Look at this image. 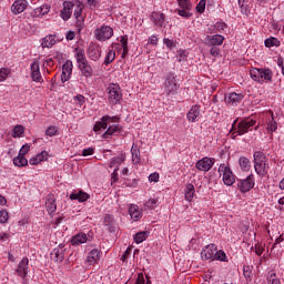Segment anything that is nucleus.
I'll use <instances>...</instances> for the list:
<instances>
[{
	"mask_svg": "<svg viewBox=\"0 0 284 284\" xmlns=\"http://www.w3.org/2000/svg\"><path fill=\"white\" fill-rule=\"evenodd\" d=\"M119 121L118 116L103 115L101 121H98L93 126V132H101V130H106L102 138L112 139V136H118L123 132V126L121 124H112L108 126V123H116Z\"/></svg>",
	"mask_w": 284,
	"mask_h": 284,
	"instance_id": "f257e3e1",
	"label": "nucleus"
},
{
	"mask_svg": "<svg viewBox=\"0 0 284 284\" xmlns=\"http://www.w3.org/2000/svg\"><path fill=\"white\" fill-rule=\"evenodd\" d=\"M75 59L82 77L85 79H91V77L94 74V69H92L88 58H85V51L82 49H75Z\"/></svg>",
	"mask_w": 284,
	"mask_h": 284,
	"instance_id": "f03ea898",
	"label": "nucleus"
},
{
	"mask_svg": "<svg viewBox=\"0 0 284 284\" xmlns=\"http://www.w3.org/2000/svg\"><path fill=\"white\" fill-rule=\"evenodd\" d=\"M254 170L261 178L267 176L270 172V163H267V156L261 151H255L253 154Z\"/></svg>",
	"mask_w": 284,
	"mask_h": 284,
	"instance_id": "7ed1b4c3",
	"label": "nucleus"
},
{
	"mask_svg": "<svg viewBox=\"0 0 284 284\" xmlns=\"http://www.w3.org/2000/svg\"><path fill=\"white\" fill-rule=\"evenodd\" d=\"M250 75L253 81H256L257 83H265V81H272L274 73H272V70L270 69L253 68L250 71Z\"/></svg>",
	"mask_w": 284,
	"mask_h": 284,
	"instance_id": "20e7f679",
	"label": "nucleus"
},
{
	"mask_svg": "<svg viewBox=\"0 0 284 284\" xmlns=\"http://www.w3.org/2000/svg\"><path fill=\"white\" fill-rule=\"evenodd\" d=\"M219 172L222 174V181L224 185H234L236 183V178L234 176V173L232 172V169L230 166L225 165V163L220 164Z\"/></svg>",
	"mask_w": 284,
	"mask_h": 284,
	"instance_id": "39448f33",
	"label": "nucleus"
},
{
	"mask_svg": "<svg viewBox=\"0 0 284 284\" xmlns=\"http://www.w3.org/2000/svg\"><path fill=\"white\" fill-rule=\"evenodd\" d=\"M255 184L254 174H250L245 179H237V187L242 194L250 192V190L254 189Z\"/></svg>",
	"mask_w": 284,
	"mask_h": 284,
	"instance_id": "423d86ee",
	"label": "nucleus"
},
{
	"mask_svg": "<svg viewBox=\"0 0 284 284\" xmlns=\"http://www.w3.org/2000/svg\"><path fill=\"white\" fill-rule=\"evenodd\" d=\"M109 101L113 105H116L122 99L121 87L119 84H110L108 88Z\"/></svg>",
	"mask_w": 284,
	"mask_h": 284,
	"instance_id": "0eeeda50",
	"label": "nucleus"
},
{
	"mask_svg": "<svg viewBox=\"0 0 284 284\" xmlns=\"http://www.w3.org/2000/svg\"><path fill=\"white\" fill-rule=\"evenodd\" d=\"M94 34L98 41H108V39H112L114 30L109 26H102L100 29L94 31Z\"/></svg>",
	"mask_w": 284,
	"mask_h": 284,
	"instance_id": "6e6552de",
	"label": "nucleus"
},
{
	"mask_svg": "<svg viewBox=\"0 0 284 284\" xmlns=\"http://www.w3.org/2000/svg\"><path fill=\"white\" fill-rule=\"evenodd\" d=\"M214 163H215L214 158L204 156L195 163V168L200 172H210V170L214 168Z\"/></svg>",
	"mask_w": 284,
	"mask_h": 284,
	"instance_id": "1a4fd4ad",
	"label": "nucleus"
},
{
	"mask_svg": "<svg viewBox=\"0 0 284 284\" xmlns=\"http://www.w3.org/2000/svg\"><path fill=\"white\" fill-rule=\"evenodd\" d=\"M87 54L91 61H99L101 59V45L91 42L87 49Z\"/></svg>",
	"mask_w": 284,
	"mask_h": 284,
	"instance_id": "9d476101",
	"label": "nucleus"
},
{
	"mask_svg": "<svg viewBox=\"0 0 284 284\" xmlns=\"http://www.w3.org/2000/svg\"><path fill=\"white\" fill-rule=\"evenodd\" d=\"M256 124V121L254 120H243L237 124V131L236 134H239V136H243V134H247V132H250L251 128H254V125Z\"/></svg>",
	"mask_w": 284,
	"mask_h": 284,
	"instance_id": "9b49d317",
	"label": "nucleus"
},
{
	"mask_svg": "<svg viewBox=\"0 0 284 284\" xmlns=\"http://www.w3.org/2000/svg\"><path fill=\"white\" fill-rule=\"evenodd\" d=\"M223 41H225V38L223 36L215 34V36H207L204 40V43L210 48H219V45H223Z\"/></svg>",
	"mask_w": 284,
	"mask_h": 284,
	"instance_id": "f8f14e48",
	"label": "nucleus"
},
{
	"mask_svg": "<svg viewBox=\"0 0 284 284\" xmlns=\"http://www.w3.org/2000/svg\"><path fill=\"white\" fill-rule=\"evenodd\" d=\"M165 90L168 94H172V92H176V90H179V84H176V77H174V73H169L166 75Z\"/></svg>",
	"mask_w": 284,
	"mask_h": 284,
	"instance_id": "ddd939ff",
	"label": "nucleus"
},
{
	"mask_svg": "<svg viewBox=\"0 0 284 284\" xmlns=\"http://www.w3.org/2000/svg\"><path fill=\"white\" fill-rule=\"evenodd\" d=\"M217 247L215 244H209L205 246V248L201 252V258L202 261H214V254L216 252Z\"/></svg>",
	"mask_w": 284,
	"mask_h": 284,
	"instance_id": "4468645a",
	"label": "nucleus"
},
{
	"mask_svg": "<svg viewBox=\"0 0 284 284\" xmlns=\"http://www.w3.org/2000/svg\"><path fill=\"white\" fill-rule=\"evenodd\" d=\"M74 68V64L72 63V60H68L62 65V74H61V81L62 83H65V81H70V77H72V70Z\"/></svg>",
	"mask_w": 284,
	"mask_h": 284,
	"instance_id": "2eb2a0df",
	"label": "nucleus"
},
{
	"mask_svg": "<svg viewBox=\"0 0 284 284\" xmlns=\"http://www.w3.org/2000/svg\"><path fill=\"white\" fill-rule=\"evenodd\" d=\"M224 101L229 105H239L243 101V93L231 92L225 95Z\"/></svg>",
	"mask_w": 284,
	"mask_h": 284,
	"instance_id": "dca6fc26",
	"label": "nucleus"
},
{
	"mask_svg": "<svg viewBox=\"0 0 284 284\" xmlns=\"http://www.w3.org/2000/svg\"><path fill=\"white\" fill-rule=\"evenodd\" d=\"M30 263V260L28 257H23L20 263L18 264V267L16 270V273L18 276H21V278H26L28 276V265Z\"/></svg>",
	"mask_w": 284,
	"mask_h": 284,
	"instance_id": "f3484780",
	"label": "nucleus"
},
{
	"mask_svg": "<svg viewBox=\"0 0 284 284\" xmlns=\"http://www.w3.org/2000/svg\"><path fill=\"white\" fill-rule=\"evenodd\" d=\"M104 225H105L108 232H110L111 234H114V232H116V230H119V225L116 224L114 216H112L111 214H106L104 216Z\"/></svg>",
	"mask_w": 284,
	"mask_h": 284,
	"instance_id": "a211bd4d",
	"label": "nucleus"
},
{
	"mask_svg": "<svg viewBox=\"0 0 284 284\" xmlns=\"http://www.w3.org/2000/svg\"><path fill=\"white\" fill-rule=\"evenodd\" d=\"M45 207L49 214H54V212H57V197H54V194L50 193L47 195Z\"/></svg>",
	"mask_w": 284,
	"mask_h": 284,
	"instance_id": "6ab92c4d",
	"label": "nucleus"
},
{
	"mask_svg": "<svg viewBox=\"0 0 284 284\" xmlns=\"http://www.w3.org/2000/svg\"><path fill=\"white\" fill-rule=\"evenodd\" d=\"M31 68V79L32 81H36L37 83H41V68L39 65V62L33 61L30 65Z\"/></svg>",
	"mask_w": 284,
	"mask_h": 284,
	"instance_id": "aec40b11",
	"label": "nucleus"
},
{
	"mask_svg": "<svg viewBox=\"0 0 284 284\" xmlns=\"http://www.w3.org/2000/svg\"><path fill=\"white\" fill-rule=\"evenodd\" d=\"M28 8V0H16L11 7L13 14H21Z\"/></svg>",
	"mask_w": 284,
	"mask_h": 284,
	"instance_id": "412c9836",
	"label": "nucleus"
},
{
	"mask_svg": "<svg viewBox=\"0 0 284 284\" xmlns=\"http://www.w3.org/2000/svg\"><path fill=\"white\" fill-rule=\"evenodd\" d=\"M200 114H201V106L193 105L186 114L187 121H190L191 123H195Z\"/></svg>",
	"mask_w": 284,
	"mask_h": 284,
	"instance_id": "4be33fe9",
	"label": "nucleus"
},
{
	"mask_svg": "<svg viewBox=\"0 0 284 284\" xmlns=\"http://www.w3.org/2000/svg\"><path fill=\"white\" fill-rule=\"evenodd\" d=\"M71 201H79V203H84V201H88L90 199V195L83 191L73 192L69 196Z\"/></svg>",
	"mask_w": 284,
	"mask_h": 284,
	"instance_id": "5701e85b",
	"label": "nucleus"
},
{
	"mask_svg": "<svg viewBox=\"0 0 284 284\" xmlns=\"http://www.w3.org/2000/svg\"><path fill=\"white\" fill-rule=\"evenodd\" d=\"M99 258H101V252H99V250L93 248L88 257H87V262L89 263V265H94V263H99Z\"/></svg>",
	"mask_w": 284,
	"mask_h": 284,
	"instance_id": "b1692460",
	"label": "nucleus"
},
{
	"mask_svg": "<svg viewBox=\"0 0 284 284\" xmlns=\"http://www.w3.org/2000/svg\"><path fill=\"white\" fill-rule=\"evenodd\" d=\"M88 243V235L85 233H79L71 239V245H83Z\"/></svg>",
	"mask_w": 284,
	"mask_h": 284,
	"instance_id": "393cba45",
	"label": "nucleus"
},
{
	"mask_svg": "<svg viewBox=\"0 0 284 284\" xmlns=\"http://www.w3.org/2000/svg\"><path fill=\"white\" fill-rule=\"evenodd\" d=\"M48 159V152L42 151L41 153L37 154L36 156L31 158L29 160L30 165H39L42 161H45Z\"/></svg>",
	"mask_w": 284,
	"mask_h": 284,
	"instance_id": "a878e982",
	"label": "nucleus"
},
{
	"mask_svg": "<svg viewBox=\"0 0 284 284\" xmlns=\"http://www.w3.org/2000/svg\"><path fill=\"white\" fill-rule=\"evenodd\" d=\"M151 19L155 26H159L160 28L163 27V23H165V14L153 12L151 16Z\"/></svg>",
	"mask_w": 284,
	"mask_h": 284,
	"instance_id": "bb28decb",
	"label": "nucleus"
},
{
	"mask_svg": "<svg viewBox=\"0 0 284 284\" xmlns=\"http://www.w3.org/2000/svg\"><path fill=\"white\" fill-rule=\"evenodd\" d=\"M83 12V3L80 1L77 2L73 17L77 19L78 23H83V17H81Z\"/></svg>",
	"mask_w": 284,
	"mask_h": 284,
	"instance_id": "cd10ccee",
	"label": "nucleus"
},
{
	"mask_svg": "<svg viewBox=\"0 0 284 284\" xmlns=\"http://www.w3.org/2000/svg\"><path fill=\"white\" fill-rule=\"evenodd\" d=\"M194 185L192 183L186 184L184 189V195H185V201H189V203L194 199Z\"/></svg>",
	"mask_w": 284,
	"mask_h": 284,
	"instance_id": "c85d7f7f",
	"label": "nucleus"
},
{
	"mask_svg": "<svg viewBox=\"0 0 284 284\" xmlns=\"http://www.w3.org/2000/svg\"><path fill=\"white\" fill-rule=\"evenodd\" d=\"M129 214L133 221H139V219H141V216H142L141 211H139V206H136L134 204H132L129 207Z\"/></svg>",
	"mask_w": 284,
	"mask_h": 284,
	"instance_id": "c756f323",
	"label": "nucleus"
},
{
	"mask_svg": "<svg viewBox=\"0 0 284 284\" xmlns=\"http://www.w3.org/2000/svg\"><path fill=\"white\" fill-rule=\"evenodd\" d=\"M13 165H16V168H26V165H28V159H26V155L18 154L13 159Z\"/></svg>",
	"mask_w": 284,
	"mask_h": 284,
	"instance_id": "7c9ffc66",
	"label": "nucleus"
},
{
	"mask_svg": "<svg viewBox=\"0 0 284 284\" xmlns=\"http://www.w3.org/2000/svg\"><path fill=\"white\" fill-rule=\"evenodd\" d=\"M239 163L243 172H250V169L252 168V162H250V159H247L246 156H241Z\"/></svg>",
	"mask_w": 284,
	"mask_h": 284,
	"instance_id": "2f4dec72",
	"label": "nucleus"
},
{
	"mask_svg": "<svg viewBox=\"0 0 284 284\" xmlns=\"http://www.w3.org/2000/svg\"><path fill=\"white\" fill-rule=\"evenodd\" d=\"M54 43H57V40L54 39V36L53 34H49V36H45L42 39L41 47L42 48H52V45H54Z\"/></svg>",
	"mask_w": 284,
	"mask_h": 284,
	"instance_id": "473e14b6",
	"label": "nucleus"
},
{
	"mask_svg": "<svg viewBox=\"0 0 284 284\" xmlns=\"http://www.w3.org/2000/svg\"><path fill=\"white\" fill-rule=\"evenodd\" d=\"M59 247H61V251L59 248H53L51 252V256H53V261H55V263L63 262V246L60 245Z\"/></svg>",
	"mask_w": 284,
	"mask_h": 284,
	"instance_id": "72a5a7b5",
	"label": "nucleus"
},
{
	"mask_svg": "<svg viewBox=\"0 0 284 284\" xmlns=\"http://www.w3.org/2000/svg\"><path fill=\"white\" fill-rule=\"evenodd\" d=\"M123 161H125V155H123V154L112 158V160L109 163V168H115L119 170V165H121V163H123Z\"/></svg>",
	"mask_w": 284,
	"mask_h": 284,
	"instance_id": "f704fd0d",
	"label": "nucleus"
},
{
	"mask_svg": "<svg viewBox=\"0 0 284 284\" xmlns=\"http://www.w3.org/2000/svg\"><path fill=\"white\" fill-rule=\"evenodd\" d=\"M48 12H50V6L44 4L34 9L33 17H44Z\"/></svg>",
	"mask_w": 284,
	"mask_h": 284,
	"instance_id": "c9c22d12",
	"label": "nucleus"
},
{
	"mask_svg": "<svg viewBox=\"0 0 284 284\" xmlns=\"http://www.w3.org/2000/svg\"><path fill=\"white\" fill-rule=\"evenodd\" d=\"M132 161L134 165H139L141 163V151H139L138 146L131 148Z\"/></svg>",
	"mask_w": 284,
	"mask_h": 284,
	"instance_id": "e433bc0d",
	"label": "nucleus"
},
{
	"mask_svg": "<svg viewBox=\"0 0 284 284\" xmlns=\"http://www.w3.org/2000/svg\"><path fill=\"white\" fill-rule=\"evenodd\" d=\"M264 45L266 48H278L281 45V41L274 37H271L264 41Z\"/></svg>",
	"mask_w": 284,
	"mask_h": 284,
	"instance_id": "4c0bfd02",
	"label": "nucleus"
},
{
	"mask_svg": "<svg viewBox=\"0 0 284 284\" xmlns=\"http://www.w3.org/2000/svg\"><path fill=\"white\" fill-rule=\"evenodd\" d=\"M267 284H281V280L274 271H270L266 276Z\"/></svg>",
	"mask_w": 284,
	"mask_h": 284,
	"instance_id": "58836bf2",
	"label": "nucleus"
},
{
	"mask_svg": "<svg viewBox=\"0 0 284 284\" xmlns=\"http://www.w3.org/2000/svg\"><path fill=\"white\" fill-rule=\"evenodd\" d=\"M213 261H221L222 263H227V255L225 254V251H216Z\"/></svg>",
	"mask_w": 284,
	"mask_h": 284,
	"instance_id": "ea45409f",
	"label": "nucleus"
},
{
	"mask_svg": "<svg viewBox=\"0 0 284 284\" xmlns=\"http://www.w3.org/2000/svg\"><path fill=\"white\" fill-rule=\"evenodd\" d=\"M26 132V129L23 128V125L18 124L13 128L12 130V136L13 139H19L21 138V135Z\"/></svg>",
	"mask_w": 284,
	"mask_h": 284,
	"instance_id": "a19ab883",
	"label": "nucleus"
},
{
	"mask_svg": "<svg viewBox=\"0 0 284 284\" xmlns=\"http://www.w3.org/2000/svg\"><path fill=\"white\" fill-rule=\"evenodd\" d=\"M114 59H116V52H114V50H110L104 58V65H110Z\"/></svg>",
	"mask_w": 284,
	"mask_h": 284,
	"instance_id": "79ce46f5",
	"label": "nucleus"
},
{
	"mask_svg": "<svg viewBox=\"0 0 284 284\" xmlns=\"http://www.w3.org/2000/svg\"><path fill=\"white\" fill-rule=\"evenodd\" d=\"M142 210H156V200L155 199H150L143 204Z\"/></svg>",
	"mask_w": 284,
	"mask_h": 284,
	"instance_id": "37998d69",
	"label": "nucleus"
},
{
	"mask_svg": "<svg viewBox=\"0 0 284 284\" xmlns=\"http://www.w3.org/2000/svg\"><path fill=\"white\" fill-rule=\"evenodd\" d=\"M133 239H134L135 243H143V241H145V239H148V232L146 231L139 232L134 235Z\"/></svg>",
	"mask_w": 284,
	"mask_h": 284,
	"instance_id": "c03bdc74",
	"label": "nucleus"
},
{
	"mask_svg": "<svg viewBox=\"0 0 284 284\" xmlns=\"http://www.w3.org/2000/svg\"><path fill=\"white\" fill-rule=\"evenodd\" d=\"M178 3L184 10H192V2L190 0H178Z\"/></svg>",
	"mask_w": 284,
	"mask_h": 284,
	"instance_id": "a18cd8bd",
	"label": "nucleus"
},
{
	"mask_svg": "<svg viewBox=\"0 0 284 284\" xmlns=\"http://www.w3.org/2000/svg\"><path fill=\"white\" fill-rule=\"evenodd\" d=\"M192 9H179L178 10V14L180 17H184V19H190V17H192V12H190Z\"/></svg>",
	"mask_w": 284,
	"mask_h": 284,
	"instance_id": "49530a36",
	"label": "nucleus"
},
{
	"mask_svg": "<svg viewBox=\"0 0 284 284\" xmlns=\"http://www.w3.org/2000/svg\"><path fill=\"white\" fill-rule=\"evenodd\" d=\"M120 43L123 48V54H128V36H122Z\"/></svg>",
	"mask_w": 284,
	"mask_h": 284,
	"instance_id": "de8ad7c7",
	"label": "nucleus"
},
{
	"mask_svg": "<svg viewBox=\"0 0 284 284\" xmlns=\"http://www.w3.org/2000/svg\"><path fill=\"white\" fill-rule=\"evenodd\" d=\"M57 132L58 130H57V126L54 125H51L45 130L47 136H57Z\"/></svg>",
	"mask_w": 284,
	"mask_h": 284,
	"instance_id": "09e8293b",
	"label": "nucleus"
},
{
	"mask_svg": "<svg viewBox=\"0 0 284 284\" xmlns=\"http://www.w3.org/2000/svg\"><path fill=\"white\" fill-rule=\"evenodd\" d=\"M70 17H72V11L71 10L63 9L61 11V18L63 19V21H68L70 19Z\"/></svg>",
	"mask_w": 284,
	"mask_h": 284,
	"instance_id": "8fccbe9b",
	"label": "nucleus"
},
{
	"mask_svg": "<svg viewBox=\"0 0 284 284\" xmlns=\"http://www.w3.org/2000/svg\"><path fill=\"white\" fill-rule=\"evenodd\" d=\"M239 6L241 8L242 14H247L250 12V8H247V4H245V0H243L242 2L241 0H239Z\"/></svg>",
	"mask_w": 284,
	"mask_h": 284,
	"instance_id": "3c124183",
	"label": "nucleus"
},
{
	"mask_svg": "<svg viewBox=\"0 0 284 284\" xmlns=\"http://www.w3.org/2000/svg\"><path fill=\"white\" fill-rule=\"evenodd\" d=\"M0 223H8V211H0Z\"/></svg>",
	"mask_w": 284,
	"mask_h": 284,
	"instance_id": "603ef678",
	"label": "nucleus"
},
{
	"mask_svg": "<svg viewBox=\"0 0 284 284\" xmlns=\"http://www.w3.org/2000/svg\"><path fill=\"white\" fill-rule=\"evenodd\" d=\"M197 12L203 13L205 12V0H200V2L196 6Z\"/></svg>",
	"mask_w": 284,
	"mask_h": 284,
	"instance_id": "864d4df0",
	"label": "nucleus"
},
{
	"mask_svg": "<svg viewBox=\"0 0 284 284\" xmlns=\"http://www.w3.org/2000/svg\"><path fill=\"white\" fill-rule=\"evenodd\" d=\"M210 54L211 57H219V54H221V49L219 47H211Z\"/></svg>",
	"mask_w": 284,
	"mask_h": 284,
	"instance_id": "5fc2aeb1",
	"label": "nucleus"
},
{
	"mask_svg": "<svg viewBox=\"0 0 284 284\" xmlns=\"http://www.w3.org/2000/svg\"><path fill=\"white\" fill-rule=\"evenodd\" d=\"M277 128H278V125L276 124V121H274V116H272V121L268 124V130L271 132H276Z\"/></svg>",
	"mask_w": 284,
	"mask_h": 284,
	"instance_id": "6e6d98bb",
	"label": "nucleus"
},
{
	"mask_svg": "<svg viewBox=\"0 0 284 284\" xmlns=\"http://www.w3.org/2000/svg\"><path fill=\"white\" fill-rule=\"evenodd\" d=\"M8 79V69L2 68L0 69V81H6Z\"/></svg>",
	"mask_w": 284,
	"mask_h": 284,
	"instance_id": "4d7b16f0",
	"label": "nucleus"
},
{
	"mask_svg": "<svg viewBox=\"0 0 284 284\" xmlns=\"http://www.w3.org/2000/svg\"><path fill=\"white\" fill-rule=\"evenodd\" d=\"M94 154V148H88L82 151V156H92Z\"/></svg>",
	"mask_w": 284,
	"mask_h": 284,
	"instance_id": "13d9d810",
	"label": "nucleus"
},
{
	"mask_svg": "<svg viewBox=\"0 0 284 284\" xmlns=\"http://www.w3.org/2000/svg\"><path fill=\"white\" fill-rule=\"evenodd\" d=\"M28 152H30V146L28 144L22 145V148L20 149L19 154L22 156H26V154H28Z\"/></svg>",
	"mask_w": 284,
	"mask_h": 284,
	"instance_id": "bf43d9fd",
	"label": "nucleus"
},
{
	"mask_svg": "<svg viewBox=\"0 0 284 284\" xmlns=\"http://www.w3.org/2000/svg\"><path fill=\"white\" fill-rule=\"evenodd\" d=\"M130 254H132V248L128 247V248L125 250V252L123 253V255L121 256V261H122L123 263H125V261H128V256H129Z\"/></svg>",
	"mask_w": 284,
	"mask_h": 284,
	"instance_id": "052dcab7",
	"label": "nucleus"
},
{
	"mask_svg": "<svg viewBox=\"0 0 284 284\" xmlns=\"http://www.w3.org/2000/svg\"><path fill=\"white\" fill-rule=\"evenodd\" d=\"M149 181H150L151 183H159V173H151V174L149 175Z\"/></svg>",
	"mask_w": 284,
	"mask_h": 284,
	"instance_id": "680f3d73",
	"label": "nucleus"
},
{
	"mask_svg": "<svg viewBox=\"0 0 284 284\" xmlns=\"http://www.w3.org/2000/svg\"><path fill=\"white\" fill-rule=\"evenodd\" d=\"M72 8H74V3L72 1H64L63 2V9L64 10H71L72 11Z\"/></svg>",
	"mask_w": 284,
	"mask_h": 284,
	"instance_id": "e2e57ef3",
	"label": "nucleus"
},
{
	"mask_svg": "<svg viewBox=\"0 0 284 284\" xmlns=\"http://www.w3.org/2000/svg\"><path fill=\"white\" fill-rule=\"evenodd\" d=\"M163 43H164V45H166V48H170V49L174 48V45H175L174 41H172L168 38H164Z\"/></svg>",
	"mask_w": 284,
	"mask_h": 284,
	"instance_id": "0e129e2a",
	"label": "nucleus"
},
{
	"mask_svg": "<svg viewBox=\"0 0 284 284\" xmlns=\"http://www.w3.org/2000/svg\"><path fill=\"white\" fill-rule=\"evenodd\" d=\"M74 37H77V33H74V31H68L65 39L67 41H73Z\"/></svg>",
	"mask_w": 284,
	"mask_h": 284,
	"instance_id": "69168bd1",
	"label": "nucleus"
},
{
	"mask_svg": "<svg viewBox=\"0 0 284 284\" xmlns=\"http://www.w3.org/2000/svg\"><path fill=\"white\" fill-rule=\"evenodd\" d=\"M75 100L78 101L79 105H83L85 103V97L81 94L77 95Z\"/></svg>",
	"mask_w": 284,
	"mask_h": 284,
	"instance_id": "338daca9",
	"label": "nucleus"
},
{
	"mask_svg": "<svg viewBox=\"0 0 284 284\" xmlns=\"http://www.w3.org/2000/svg\"><path fill=\"white\" fill-rule=\"evenodd\" d=\"M135 284H145V278H143V274H139Z\"/></svg>",
	"mask_w": 284,
	"mask_h": 284,
	"instance_id": "774afa93",
	"label": "nucleus"
}]
</instances>
